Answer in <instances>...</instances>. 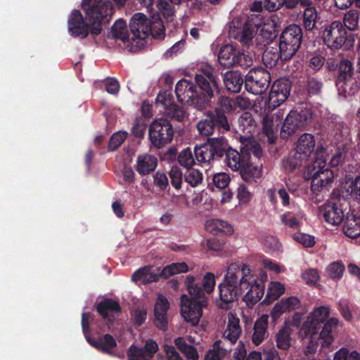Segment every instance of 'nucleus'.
Segmentation results:
<instances>
[{
  "mask_svg": "<svg viewBox=\"0 0 360 360\" xmlns=\"http://www.w3.org/2000/svg\"><path fill=\"white\" fill-rule=\"evenodd\" d=\"M330 314L329 307L319 306L315 307L303 322L300 333L303 338H308L311 342L307 352L316 349L314 340H319L322 347H328L333 342L332 333L338 326L339 321L335 317L328 319Z\"/></svg>",
  "mask_w": 360,
  "mask_h": 360,
  "instance_id": "f257e3e1",
  "label": "nucleus"
},
{
  "mask_svg": "<svg viewBox=\"0 0 360 360\" xmlns=\"http://www.w3.org/2000/svg\"><path fill=\"white\" fill-rule=\"evenodd\" d=\"M241 155L236 150L229 148L226 152V162L227 166L233 171H240L245 162V155L250 157V160L252 161V155L255 158L259 159L262 153V148L259 144L254 139L249 138H244L241 141Z\"/></svg>",
  "mask_w": 360,
  "mask_h": 360,
  "instance_id": "f03ea898",
  "label": "nucleus"
},
{
  "mask_svg": "<svg viewBox=\"0 0 360 360\" xmlns=\"http://www.w3.org/2000/svg\"><path fill=\"white\" fill-rule=\"evenodd\" d=\"M311 120V110L307 106H299L291 110L283 122L281 136L283 139H288L297 131L308 126Z\"/></svg>",
  "mask_w": 360,
  "mask_h": 360,
  "instance_id": "7ed1b4c3",
  "label": "nucleus"
},
{
  "mask_svg": "<svg viewBox=\"0 0 360 360\" xmlns=\"http://www.w3.org/2000/svg\"><path fill=\"white\" fill-rule=\"evenodd\" d=\"M302 39V29L297 25H290L283 31L279 40V51L284 60L290 59L295 54Z\"/></svg>",
  "mask_w": 360,
  "mask_h": 360,
  "instance_id": "20e7f679",
  "label": "nucleus"
},
{
  "mask_svg": "<svg viewBox=\"0 0 360 360\" xmlns=\"http://www.w3.org/2000/svg\"><path fill=\"white\" fill-rule=\"evenodd\" d=\"M339 75L336 82L337 88L344 96H351L360 89V77H352L354 69L352 63L344 60L339 65Z\"/></svg>",
  "mask_w": 360,
  "mask_h": 360,
  "instance_id": "39448f33",
  "label": "nucleus"
},
{
  "mask_svg": "<svg viewBox=\"0 0 360 360\" xmlns=\"http://www.w3.org/2000/svg\"><path fill=\"white\" fill-rule=\"evenodd\" d=\"M327 159L316 158L313 164L307 168L306 176L311 179V188L319 191L321 188L330 184L334 177L333 172L326 168Z\"/></svg>",
  "mask_w": 360,
  "mask_h": 360,
  "instance_id": "423d86ee",
  "label": "nucleus"
},
{
  "mask_svg": "<svg viewBox=\"0 0 360 360\" xmlns=\"http://www.w3.org/2000/svg\"><path fill=\"white\" fill-rule=\"evenodd\" d=\"M148 134L153 146L160 148L172 141L174 129L169 121L160 117L151 122Z\"/></svg>",
  "mask_w": 360,
  "mask_h": 360,
  "instance_id": "0eeeda50",
  "label": "nucleus"
},
{
  "mask_svg": "<svg viewBox=\"0 0 360 360\" xmlns=\"http://www.w3.org/2000/svg\"><path fill=\"white\" fill-rule=\"evenodd\" d=\"M254 281L255 278L248 264H243L240 266L239 264L232 263L228 266L223 281L245 291Z\"/></svg>",
  "mask_w": 360,
  "mask_h": 360,
  "instance_id": "6e6552de",
  "label": "nucleus"
},
{
  "mask_svg": "<svg viewBox=\"0 0 360 360\" xmlns=\"http://www.w3.org/2000/svg\"><path fill=\"white\" fill-rule=\"evenodd\" d=\"M242 23L238 19L233 20L229 27V36L237 39L241 44L249 48L252 44V39L255 36L259 25L254 22V19L249 18L241 27Z\"/></svg>",
  "mask_w": 360,
  "mask_h": 360,
  "instance_id": "1a4fd4ad",
  "label": "nucleus"
},
{
  "mask_svg": "<svg viewBox=\"0 0 360 360\" xmlns=\"http://www.w3.org/2000/svg\"><path fill=\"white\" fill-rule=\"evenodd\" d=\"M177 99L183 104L192 105L197 109L205 108V98L196 92L195 84L188 79L179 80L175 89Z\"/></svg>",
  "mask_w": 360,
  "mask_h": 360,
  "instance_id": "9d476101",
  "label": "nucleus"
},
{
  "mask_svg": "<svg viewBox=\"0 0 360 360\" xmlns=\"http://www.w3.org/2000/svg\"><path fill=\"white\" fill-rule=\"evenodd\" d=\"M271 82L270 73L262 68H254L245 76L246 89L255 95L263 94L269 88Z\"/></svg>",
  "mask_w": 360,
  "mask_h": 360,
  "instance_id": "9b49d317",
  "label": "nucleus"
},
{
  "mask_svg": "<svg viewBox=\"0 0 360 360\" xmlns=\"http://www.w3.org/2000/svg\"><path fill=\"white\" fill-rule=\"evenodd\" d=\"M324 43L330 49H338L345 43L347 31L339 20L326 25L323 32Z\"/></svg>",
  "mask_w": 360,
  "mask_h": 360,
  "instance_id": "f8f14e48",
  "label": "nucleus"
},
{
  "mask_svg": "<svg viewBox=\"0 0 360 360\" xmlns=\"http://www.w3.org/2000/svg\"><path fill=\"white\" fill-rule=\"evenodd\" d=\"M82 8L89 20H102L112 14V4L105 0H83Z\"/></svg>",
  "mask_w": 360,
  "mask_h": 360,
  "instance_id": "ddd939ff",
  "label": "nucleus"
},
{
  "mask_svg": "<svg viewBox=\"0 0 360 360\" xmlns=\"http://www.w3.org/2000/svg\"><path fill=\"white\" fill-rule=\"evenodd\" d=\"M206 304H201L189 300L187 295L181 296V314L184 321L193 326H197L202 316V308Z\"/></svg>",
  "mask_w": 360,
  "mask_h": 360,
  "instance_id": "4468645a",
  "label": "nucleus"
},
{
  "mask_svg": "<svg viewBox=\"0 0 360 360\" xmlns=\"http://www.w3.org/2000/svg\"><path fill=\"white\" fill-rule=\"evenodd\" d=\"M290 88L288 79H280L274 82L269 94L268 108L274 110L283 103L290 95Z\"/></svg>",
  "mask_w": 360,
  "mask_h": 360,
  "instance_id": "2eb2a0df",
  "label": "nucleus"
},
{
  "mask_svg": "<svg viewBox=\"0 0 360 360\" xmlns=\"http://www.w3.org/2000/svg\"><path fill=\"white\" fill-rule=\"evenodd\" d=\"M156 103L160 105L164 109V113L177 121H182L185 117L184 109L174 103L170 91H160L156 98Z\"/></svg>",
  "mask_w": 360,
  "mask_h": 360,
  "instance_id": "dca6fc26",
  "label": "nucleus"
},
{
  "mask_svg": "<svg viewBox=\"0 0 360 360\" xmlns=\"http://www.w3.org/2000/svg\"><path fill=\"white\" fill-rule=\"evenodd\" d=\"M283 115L284 112L279 110L274 113H266L262 118V131L270 143H274L276 139Z\"/></svg>",
  "mask_w": 360,
  "mask_h": 360,
  "instance_id": "f3484780",
  "label": "nucleus"
},
{
  "mask_svg": "<svg viewBox=\"0 0 360 360\" xmlns=\"http://www.w3.org/2000/svg\"><path fill=\"white\" fill-rule=\"evenodd\" d=\"M219 299L217 300V306L221 309H228L229 304L237 300L245 292L242 289L223 281L218 286Z\"/></svg>",
  "mask_w": 360,
  "mask_h": 360,
  "instance_id": "a211bd4d",
  "label": "nucleus"
},
{
  "mask_svg": "<svg viewBox=\"0 0 360 360\" xmlns=\"http://www.w3.org/2000/svg\"><path fill=\"white\" fill-rule=\"evenodd\" d=\"M151 20L141 13H135L130 22L131 32L135 38L145 39L151 31Z\"/></svg>",
  "mask_w": 360,
  "mask_h": 360,
  "instance_id": "6ab92c4d",
  "label": "nucleus"
},
{
  "mask_svg": "<svg viewBox=\"0 0 360 360\" xmlns=\"http://www.w3.org/2000/svg\"><path fill=\"white\" fill-rule=\"evenodd\" d=\"M68 32L72 36L84 39L89 34V26L84 22L81 12L78 10H74L71 13L68 19Z\"/></svg>",
  "mask_w": 360,
  "mask_h": 360,
  "instance_id": "aec40b11",
  "label": "nucleus"
},
{
  "mask_svg": "<svg viewBox=\"0 0 360 360\" xmlns=\"http://www.w3.org/2000/svg\"><path fill=\"white\" fill-rule=\"evenodd\" d=\"M169 308V303L167 299L159 295L154 308L155 324L160 330H165L167 328L169 318L167 311Z\"/></svg>",
  "mask_w": 360,
  "mask_h": 360,
  "instance_id": "412c9836",
  "label": "nucleus"
},
{
  "mask_svg": "<svg viewBox=\"0 0 360 360\" xmlns=\"http://www.w3.org/2000/svg\"><path fill=\"white\" fill-rule=\"evenodd\" d=\"M158 350V345L154 340H148L142 348L131 345L128 352L129 360H150Z\"/></svg>",
  "mask_w": 360,
  "mask_h": 360,
  "instance_id": "4be33fe9",
  "label": "nucleus"
},
{
  "mask_svg": "<svg viewBox=\"0 0 360 360\" xmlns=\"http://www.w3.org/2000/svg\"><path fill=\"white\" fill-rule=\"evenodd\" d=\"M300 307V300L297 297H289L281 299L271 311V318L276 321L283 314L298 309Z\"/></svg>",
  "mask_w": 360,
  "mask_h": 360,
  "instance_id": "5701e85b",
  "label": "nucleus"
},
{
  "mask_svg": "<svg viewBox=\"0 0 360 360\" xmlns=\"http://www.w3.org/2000/svg\"><path fill=\"white\" fill-rule=\"evenodd\" d=\"M242 334V328L240 325V319L232 313L228 316V321L223 338L225 341L231 345L235 344Z\"/></svg>",
  "mask_w": 360,
  "mask_h": 360,
  "instance_id": "b1692460",
  "label": "nucleus"
},
{
  "mask_svg": "<svg viewBox=\"0 0 360 360\" xmlns=\"http://www.w3.org/2000/svg\"><path fill=\"white\" fill-rule=\"evenodd\" d=\"M195 82L202 91L203 95L201 98H205V106L209 99L214 96L215 93L219 92V86L216 78L208 77L205 76H195Z\"/></svg>",
  "mask_w": 360,
  "mask_h": 360,
  "instance_id": "393cba45",
  "label": "nucleus"
},
{
  "mask_svg": "<svg viewBox=\"0 0 360 360\" xmlns=\"http://www.w3.org/2000/svg\"><path fill=\"white\" fill-rule=\"evenodd\" d=\"M161 276L160 269H155L153 266H147L136 270L131 276L134 282H139L141 284L155 282Z\"/></svg>",
  "mask_w": 360,
  "mask_h": 360,
  "instance_id": "a878e982",
  "label": "nucleus"
},
{
  "mask_svg": "<svg viewBox=\"0 0 360 360\" xmlns=\"http://www.w3.org/2000/svg\"><path fill=\"white\" fill-rule=\"evenodd\" d=\"M316 141L314 136L309 133L302 134L297 141L296 153L301 158L307 160L314 151Z\"/></svg>",
  "mask_w": 360,
  "mask_h": 360,
  "instance_id": "bb28decb",
  "label": "nucleus"
},
{
  "mask_svg": "<svg viewBox=\"0 0 360 360\" xmlns=\"http://www.w3.org/2000/svg\"><path fill=\"white\" fill-rule=\"evenodd\" d=\"M321 212L325 221L333 226L339 225L344 217L342 208L335 203H328L322 206Z\"/></svg>",
  "mask_w": 360,
  "mask_h": 360,
  "instance_id": "cd10ccee",
  "label": "nucleus"
},
{
  "mask_svg": "<svg viewBox=\"0 0 360 360\" xmlns=\"http://www.w3.org/2000/svg\"><path fill=\"white\" fill-rule=\"evenodd\" d=\"M268 321L269 316L263 314L255 322L252 334V342L254 345H259L268 337Z\"/></svg>",
  "mask_w": 360,
  "mask_h": 360,
  "instance_id": "c85d7f7f",
  "label": "nucleus"
},
{
  "mask_svg": "<svg viewBox=\"0 0 360 360\" xmlns=\"http://www.w3.org/2000/svg\"><path fill=\"white\" fill-rule=\"evenodd\" d=\"M97 311L103 319L111 321L119 315L121 309L117 302L106 299L98 304Z\"/></svg>",
  "mask_w": 360,
  "mask_h": 360,
  "instance_id": "c756f323",
  "label": "nucleus"
},
{
  "mask_svg": "<svg viewBox=\"0 0 360 360\" xmlns=\"http://www.w3.org/2000/svg\"><path fill=\"white\" fill-rule=\"evenodd\" d=\"M292 329L287 322L278 330L275 333V341L276 347L282 350H288L291 346Z\"/></svg>",
  "mask_w": 360,
  "mask_h": 360,
  "instance_id": "7c9ffc66",
  "label": "nucleus"
},
{
  "mask_svg": "<svg viewBox=\"0 0 360 360\" xmlns=\"http://www.w3.org/2000/svg\"><path fill=\"white\" fill-rule=\"evenodd\" d=\"M238 52L231 44L224 46L219 53L218 60L219 63L226 68L236 65Z\"/></svg>",
  "mask_w": 360,
  "mask_h": 360,
  "instance_id": "2f4dec72",
  "label": "nucleus"
},
{
  "mask_svg": "<svg viewBox=\"0 0 360 360\" xmlns=\"http://www.w3.org/2000/svg\"><path fill=\"white\" fill-rule=\"evenodd\" d=\"M246 294L244 296V301L248 304H253L262 297L264 292V285L261 281H255L249 285Z\"/></svg>",
  "mask_w": 360,
  "mask_h": 360,
  "instance_id": "473e14b6",
  "label": "nucleus"
},
{
  "mask_svg": "<svg viewBox=\"0 0 360 360\" xmlns=\"http://www.w3.org/2000/svg\"><path fill=\"white\" fill-rule=\"evenodd\" d=\"M205 229L210 233H222L226 235H231L234 230L231 224L226 221L219 219H210L205 221Z\"/></svg>",
  "mask_w": 360,
  "mask_h": 360,
  "instance_id": "72a5a7b5",
  "label": "nucleus"
},
{
  "mask_svg": "<svg viewBox=\"0 0 360 360\" xmlns=\"http://www.w3.org/2000/svg\"><path fill=\"white\" fill-rule=\"evenodd\" d=\"M86 339L93 347L110 355H114L112 349L117 346V343L112 335L106 334L98 340H91L88 337H86Z\"/></svg>",
  "mask_w": 360,
  "mask_h": 360,
  "instance_id": "f704fd0d",
  "label": "nucleus"
},
{
  "mask_svg": "<svg viewBox=\"0 0 360 360\" xmlns=\"http://www.w3.org/2000/svg\"><path fill=\"white\" fill-rule=\"evenodd\" d=\"M157 164L158 160L155 156L144 154L138 156L136 169L140 174L145 175L154 171Z\"/></svg>",
  "mask_w": 360,
  "mask_h": 360,
  "instance_id": "c9c22d12",
  "label": "nucleus"
},
{
  "mask_svg": "<svg viewBox=\"0 0 360 360\" xmlns=\"http://www.w3.org/2000/svg\"><path fill=\"white\" fill-rule=\"evenodd\" d=\"M224 83L229 91L238 93L241 89L243 79L239 72L228 71L224 76Z\"/></svg>",
  "mask_w": 360,
  "mask_h": 360,
  "instance_id": "e433bc0d",
  "label": "nucleus"
},
{
  "mask_svg": "<svg viewBox=\"0 0 360 360\" xmlns=\"http://www.w3.org/2000/svg\"><path fill=\"white\" fill-rule=\"evenodd\" d=\"M342 229L345 234L349 238L360 236V217L353 214H347Z\"/></svg>",
  "mask_w": 360,
  "mask_h": 360,
  "instance_id": "4c0bfd02",
  "label": "nucleus"
},
{
  "mask_svg": "<svg viewBox=\"0 0 360 360\" xmlns=\"http://www.w3.org/2000/svg\"><path fill=\"white\" fill-rule=\"evenodd\" d=\"M181 1L182 0H158L157 7L160 15L167 22L173 20L175 13L174 5L180 4Z\"/></svg>",
  "mask_w": 360,
  "mask_h": 360,
  "instance_id": "58836bf2",
  "label": "nucleus"
},
{
  "mask_svg": "<svg viewBox=\"0 0 360 360\" xmlns=\"http://www.w3.org/2000/svg\"><path fill=\"white\" fill-rule=\"evenodd\" d=\"M238 129L243 131L245 135L241 137L242 141L244 138H249L255 132L256 123L252 115L248 112L243 113L238 120Z\"/></svg>",
  "mask_w": 360,
  "mask_h": 360,
  "instance_id": "ea45409f",
  "label": "nucleus"
},
{
  "mask_svg": "<svg viewBox=\"0 0 360 360\" xmlns=\"http://www.w3.org/2000/svg\"><path fill=\"white\" fill-rule=\"evenodd\" d=\"M240 173L244 181L247 182L254 181L255 179H259L262 176V167L261 165H255L253 163L246 160L243 168L240 169Z\"/></svg>",
  "mask_w": 360,
  "mask_h": 360,
  "instance_id": "a19ab883",
  "label": "nucleus"
},
{
  "mask_svg": "<svg viewBox=\"0 0 360 360\" xmlns=\"http://www.w3.org/2000/svg\"><path fill=\"white\" fill-rule=\"evenodd\" d=\"M302 215L301 212L294 213L292 212H285L281 214L280 219L282 224L287 228L291 229H298L302 225L301 219Z\"/></svg>",
  "mask_w": 360,
  "mask_h": 360,
  "instance_id": "79ce46f5",
  "label": "nucleus"
},
{
  "mask_svg": "<svg viewBox=\"0 0 360 360\" xmlns=\"http://www.w3.org/2000/svg\"><path fill=\"white\" fill-rule=\"evenodd\" d=\"M317 158H326L330 160V163L333 167H337L342 164L346 157V154L343 150H338L335 152L333 156L330 157L328 154V149L323 147H319L316 150Z\"/></svg>",
  "mask_w": 360,
  "mask_h": 360,
  "instance_id": "37998d69",
  "label": "nucleus"
},
{
  "mask_svg": "<svg viewBox=\"0 0 360 360\" xmlns=\"http://www.w3.org/2000/svg\"><path fill=\"white\" fill-rule=\"evenodd\" d=\"M231 350L225 347L223 340H217L205 356V360H221L223 357Z\"/></svg>",
  "mask_w": 360,
  "mask_h": 360,
  "instance_id": "c03bdc74",
  "label": "nucleus"
},
{
  "mask_svg": "<svg viewBox=\"0 0 360 360\" xmlns=\"http://www.w3.org/2000/svg\"><path fill=\"white\" fill-rule=\"evenodd\" d=\"M318 19V12L315 7H307L302 15V22L305 30L308 31L312 30L316 27Z\"/></svg>",
  "mask_w": 360,
  "mask_h": 360,
  "instance_id": "a18cd8bd",
  "label": "nucleus"
},
{
  "mask_svg": "<svg viewBox=\"0 0 360 360\" xmlns=\"http://www.w3.org/2000/svg\"><path fill=\"white\" fill-rule=\"evenodd\" d=\"M111 32L115 39H120L123 42L128 41L129 39L127 24L122 19L115 21L112 27Z\"/></svg>",
  "mask_w": 360,
  "mask_h": 360,
  "instance_id": "49530a36",
  "label": "nucleus"
},
{
  "mask_svg": "<svg viewBox=\"0 0 360 360\" xmlns=\"http://www.w3.org/2000/svg\"><path fill=\"white\" fill-rule=\"evenodd\" d=\"M207 143L210 146L214 156H223L224 153H226V150L229 148H228L226 140L222 136L209 139Z\"/></svg>",
  "mask_w": 360,
  "mask_h": 360,
  "instance_id": "de8ad7c7",
  "label": "nucleus"
},
{
  "mask_svg": "<svg viewBox=\"0 0 360 360\" xmlns=\"http://www.w3.org/2000/svg\"><path fill=\"white\" fill-rule=\"evenodd\" d=\"M175 345L185 355L188 360H198L199 355L196 349L188 345L183 338H178L174 340Z\"/></svg>",
  "mask_w": 360,
  "mask_h": 360,
  "instance_id": "09e8293b",
  "label": "nucleus"
},
{
  "mask_svg": "<svg viewBox=\"0 0 360 360\" xmlns=\"http://www.w3.org/2000/svg\"><path fill=\"white\" fill-rule=\"evenodd\" d=\"M344 191L351 198L360 202V175L351 181H346Z\"/></svg>",
  "mask_w": 360,
  "mask_h": 360,
  "instance_id": "8fccbe9b",
  "label": "nucleus"
},
{
  "mask_svg": "<svg viewBox=\"0 0 360 360\" xmlns=\"http://www.w3.org/2000/svg\"><path fill=\"white\" fill-rule=\"evenodd\" d=\"M279 59L284 60L282 58L281 52L277 51L276 48H268L265 50L262 56V60L264 65L269 68L276 66Z\"/></svg>",
  "mask_w": 360,
  "mask_h": 360,
  "instance_id": "3c124183",
  "label": "nucleus"
},
{
  "mask_svg": "<svg viewBox=\"0 0 360 360\" xmlns=\"http://www.w3.org/2000/svg\"><path fill=\"white\" fill-rule=\"evenodd\" d=\"M194 151L196 160L200 162H209L214 158L213 152L207 143L196 146Z\"/></svg>",
  "mask_w": 360,
  "mask_h": 360,
  "instance_id": "603ef678",
  "label": "nucleus"
},
{
  "mask_svg": "<svg viewBox=\"0 0 360 360\" xmlns=\"http://www.w3.org/2000/svg\"><path fill=\"white\" fill-rule=\"evenodd\" d=\"M305 161L307 160L301 158V155L295 152L293 155L288 156L282 160V167L287 172H292Z\"/></svg>",
  "mask_w": 360,
  "mask_h": 360,
  "instance_id": "864d4df0",
  "label": "nucleus"
},
{
  "mask_svg": "<svg viewBox=\"0 0 360 360\" xmlns=\"http://www.w3.org/2000/svg\"><path fill=\"white\" fill-rule=\"evenodd\" d=\"M285 290V285L278 281H271L267 288L266 300L272 302L282 295Z\"/></svg>",
  "mask_w": 360,
  "mask_h": 360,
  "instance_id": "5fc2aeb1",
  "label": "nucleus"
},
{
  "mask_svg": "<svg viewBox=\"0 0 360 360\" xmlns=\"http://www.w3.org/2000/svg\"><path fill=\"white\" fill-rule=\"evenodd\" d=\"M345 270V265L341 262L337 261L327 266L326 274L331 279L339 280L342 277Z\"/></svg>",
  "mask_w": 360,
  "mask_h": 360,
  "instance_id": "6e6d98bb",
  "label": "nucleus"
},
{
  "mask_svg": "<svg viewBox=\"0 0 360 360\" xmlns=\"http://www.w3.org/2000/svg\"><path fill=\"white\" fill-rule=\"evenodd\" d=\"M188 271V266L185 262L173 263L167 265L161 270V276L168 278L172 275L185 273Z\"/></svg>",
  "mask_w": 360,
  "mask_h": 360,
  "instance_id": "4d7b16f0",
  "label": "nucleus"
},
{
  "mask_svg": "<svg viewBox=\"0 0 360 360\" xmlns=\"http://www.w3.org/2000/svg\"><path fill=\"white\" fill-rule=\"evenodd\" d=\"M197 129L199 134L204 136L212 135L214 130V121L212 117L200 120L197 124Z\"/></svg>",
  "mask_w": 360,
  "mask_h": 360,
  "instance_id": "13d9d810",
  "label": "nucleus"
},
{
  "mask_svg": "<svg viewBox=\"0 0 360 360\" xmlns=\"http://www.w3.org/2000/svg\"><path fill=\"white\" fill-rule=\"evenodd\" d=\"M359 13L356 10H349L343 18L345 27L350 30H355L359 26Z\"/></svg>",
  "mask_w": 360,
  "mask_h": 360,
  "instance_id": "bf43d9fd",
  "label": "nucleus"
},
{
  "mask_svg": "<svg viewBox=\"0 0 360 360\" xmlns=\"http://www.w3.org/2000/svg\"><path fill=\"white\" fill-rule=\"evenodd\" d=\"M184 180L191 186L195 187L202 181V174L196 169L188 168L184 173Z\"/></svg>",
  "mask_w": 360,
  "mask_h": 360,
  "instance_id": "052dcab7",
  "label": "nucleus"
},
{
  "mask_svg": "<svg viewBox=\"0 0 360 360\" xmlns=\"http://www.w3.org/2000/svg\"><path fill=\"white\" fill-rule=\"evenodd\" d=\"M333 360H360V353L342 347L335 352Z\"/></svg>",
  "mask_w": 360,
  "mask_h": 360,
  "instance_id": "680f3d73",
  "label": "nucleus"
},
{
  "mask_svg": "<svg viewBox=\"0 0 360 360\" xmlns=\"http://www.w3.org/2000/svg\"><path fill=\"white\" fill-rule=\"evenodd\" d=\"M191 298L189 300L192 302H196L201 304H207V298L204 293V290L197 284L192 286V288L187 290Z\"/></svg>",
  "mask_w": 360,
  "mask_h": 360,
  "instance_id": "e2e57ef3",
  "label": "nucleus"
},
{
  "mask_svg": "<svg viewBox=\"0 0 360 360\" xmlns=\"http://www.w3.org/2000/svg\"><path fill=\"white\" fill-rule=\"evenodd\" d=\"M179 164L188 169L195 164V160L190 148L184 149L178 157Z\"/></svg>",
  "mask_w": 360,
  "mask_h": 360,
  "instance_id": "0e129e2a",
  "label": "nucleus"
},
{
  "mask_svg": "<svg viewBox=\"0 0 360 360\" xmlns=\"http://www.w3.org/2000/svg\"><path fill=\"white\" fill-rule=\"evenodd\" d=\"M214 121V125L217 124L220 130L228 131L230 129V125L227 118L221 110L217 108L215 115L212 117Z\"/></svg>",
  "mask_w": 360,
  "mask_h": 360,
  "instance_id": "69168bd1",
  "label": "nucleus"
},
{
  "mask_svg": "<svg viewBox=\"0 0 360 360\" xmlns=\"http://www.w3.org/2000/svg\"><path fill=\"white\" fill-rule=\"evenodd\" d=\"M292 238L294 240L305 248H311L316 243L315 238L313 236L304 233H295Z\"/></svg>",
  "mask_w": 360,
  "mask_h": 360,
  "instance_id": "338daca9",
  "label": "nucleus"
},
{
  "mask_svg": "<svg viewBox=\"0 0 360 360\" xmlns=\"http://www.w3.org/2000/svg\"><path fill=\"white\" fill-rule=\"evenodd\" d=\"M302 278L306 284L314 285L319 281L320 275L317 269H309L302 272Z\"/></svg>",
  "mask_w": 360,
  "mask_h": 360,
  "instance_id": "774afa93",
  "label": "nucleus"
}]
</instances>
